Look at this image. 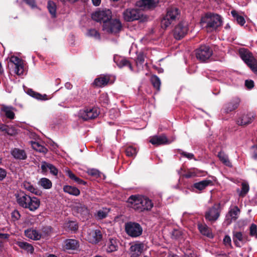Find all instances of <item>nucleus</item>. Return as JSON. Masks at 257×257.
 Listing matches in <instances>:
<instances>
[{
	"instance_id": "16",
	"label": "nucleus",
	"mask_w": 257,
	"mask_h": 257,
	"mask_svg": "<svg viewBox=\"0 0 257 257\" xmlns=\"http://www.w3.org/2000/svg\"><path fill=\"white\" fill-rule=\"evenodd\" d=\"M119 241L114 237H109L104 245L105 249L107 253L117 251L118 248Z\"/></svg>"
},
{
	"instance_id": "54",
	"label": "nucleus",
	"mask_w": 257,
	"mask_h": 257,
	"mask_svg": "<svg viewBox=\"0 0 257 257\" xmlns=\"http://www.w3.org/2000/svg\"><path fill=\"white\" fill-rule=\"evenodd\" d=\"M21 217V214L17 210H14L11 213L12 220L13 221L18 220Z\"/></svg>"
},
{
	"instance_id": "9",
	"label": "nucleus",
	"mask_w": 257,
	"mask_h": 257,
	"mask_svg": "<svg viewBox=\"0 0 257 257\" xmlns=\"http://www.w3.org/2000/svg\"><path fill=\"white\" fill-rule=\"evenodd\" d=\"M221 211V208L220 203H215L205 212V218L207 221L211 222H214L219 217Z\"/></svg>"
},
{
	"instance_id": "1",
	"label": "nucleus",
	"mask_w": 257,
	"mask_h": 257,
	"mask_svg": "<svg viewBox=\"0 0 257 257\" xmlns=\"http://www.w3.org/2000/svg\"><path fill=\"white\" fill-rule=\"evenodd\" d=\"M127 203L130 207L140 212L145 210L150 211L154 206L152 200L146 197H139L136 195H131L127 199Z\"/></svg>"
},
{
	"instance_id": "47",
	"label": "nucleus",
	"mask_w": 257,
	"mask_h": 257,
	"mask_svg": "<svg viewBox=\"0 0 257 257\" xmlns=\"http://www.w3.org/2000/svg\"><path fill=\"white\" fill-rule=\"evenodd\" d=\"M145 56L143 52H140L136 59V62L137 66L142 65L145 62Z\"/></svg>"
},
{
	"instance_id": "51",
	"label": "nucleus",
	"mask_w": 257,
	"mask_h": 257,
	"mask_svg": "<svg viewBox=\"0 0 257 257\" xmlns=\"http://www.w3.org/2000/svg\"><path fill=\"white\" fill-rule=\"evenodd\" d=\"M251 71L255 74H257V60L255 59L252 62L247 64Z\"/></svg>"
},
{
	"instance_id": "32",
	"label": "nucleus",
	"mask_w": 257,
	"mask_h": 257,
	"mask_svg": "<svg viewBox=\"0 0 257 257\" xmlns=\"http://www.w3.org/2000/svg\"><path fill=\"white\" fill-rule=\"evenodd\" d=\"M1 110L5 113L6 116L10 119L15 118V114L13 111L14 108L13 107L3 105Z\"/></svg>"
},
{
	"instance_id": "56",
	"label": "nucleus",
	"mask_w": 257,
	"mask_h": 257,
	"mask_svg": "<svg viewBox=\"0 0 257 257\" xmlns=\"http://www.w3.org/2000/svg\"><path fill=\"white\" fill-rule=\"evenodd\" d=\"M257 233V225L252 223L249 227V234L252 236H255Z\"/></svg>"
},
{
	"instance_id": "59",
	"label": "nucleus",
	"mask_w": 257,
	"mask_h": 257,
	"mask_svg": "<svg viewBox=\"0 0 257 257\" xmlns=\"http://www.w3.org/2000/svg\"><path fill=\"white\" fill-rule=\"evenodd\" d=\"M250 152L252 157L254 159H257V145L251 147Z\"/></svg>"
},
{
	"instance_id": "40",
	"label": "nucleus",
	"mask_w": 257,
	"mask_h": 257,
	"mask_svg": "<svg viewBox=\"0 0 257 257\" xmlns=\"http://www.w3.org/2000/svg\"><path fill=\"white\" fill-rule=\"evenodd\" d=\"M151 82L154 88L158 91H160L161 82L159 77L156 75H152L151 77Z\"/></svg>"
},
{
	"instance_id": "39",
	"label": "nucleus",
	"mask_w": 257,
	"mask_h": 257,
	"mask_svg": "<svg viewBox=\"0 0 257 257\" xmlns=\"http://www.w3.org/2000/svg\"><path fill=\"white\" fill-rule=\"evenodd\" d=\"M249 189V187L247 183H242L241 190L238 188L236 190V192L238 193L239 197H244L248 193Z\"/></svg>"
},
{
	"instance_id": "6",
	"label": "nucleus",
	"mask_w": 257,
	"mask_h": 257,
	"mask_svg": "<svg viewBox=\"0 0 257 257\" xmlns=\"http://www.w3.org/2000/svg\"><path fill=\"white\" fill-rule=\"evenodd\" d=\"M124 230L126 233L132 237H137L143 233V228L138 222L129 221L125 223Z\"/></svg>"
},
{
	"instance_id": "44",
	"label": "nucleus",
	"mask_w": 257,
	"mask_h": 257,
	"mask_svg": "<svg viewBox=\"0 0 257 257\" xmlns=\"http://www.w3.org/2000/svg\"><path fill=\"white\" fill-rule=\"evenodd\" d=\"M231 14L237 23L240 26H243L245 24V21L243 17L239 15L235 10L232 11Z\"/></svg>"
},
{
	"instance_id": "23",
	"label": "nucleus",
	"mask_w": 257,
	"mask_h": 257,
	"mask_svg": "<svg viewBox=\"0 0 257 257\" xmlns=\"http://www.w3.org/2000/svg\"><path fill=\"white\" fill-rule=\"evenodd\" d=\"M41 168L43 173L47 172V169H49L50 173L54 176H57L58 170L53 165L47 163L46 162H42Z\"/></svg>"
},
{
	"instance_id": "37",
	"label": "nucleus",
	"mask_w": 257,
	"mask_h": 257,
	"mask_svg": "<svg viewBox=\"0 0 257 257\" xmlns=\"http://www.w3.org/2000/svg\"><path fill=\"white\" fill-rule=\"evenodd\" d=\"M53 230V228L50 226H42L40 229L41 232H39L41 238H44L50 235Z\"/></svg>"
},
{
	"instance_id": "38",
	"label": "nucleus",
	"mask_w": 257,
	"mask_h": 257,
	"mask_svg": "<svg viewBox=\"0 0 257 257\" xmlns=\"http://www.w3.org/2000/svg\"><path fill=\"white\" fill-rule=\"evenodd\" d=\"M47 9L51 15L52 18L56 17V5L52 1H49L47 3Z\"/></svg>"
},
{
	"instance_id": "8",
	"label": "nucleus",
	"mask_w": 257,
	"mask_h": 257,
	"mask_svg": "<svg viewBox=\"0 0 257 257\" xmlns=\"http://www.w3.org/2000/svg\"><path fill=\"white\" fill-rule=\"evenodd\" d=\"M124 20L126 22H133L136 20L143 21V12L139 9H127L123 13Z\"/></svg>"
},
{
	"instance_id": "53",
	"label": "nucleus",
	"mask_w": 257,
	"mask_h": 257,
	"mask_svg": "<svg viewBox=\"0 0 257 257\" xmlns=\"http://www.w3.org/2000/svg\"><path fill=\"white\" fill-rule=\"evenodd\" d=\"M15 73L18 75H21L23 74L24 68V63L18 64L15 66Z\"/></svg>"
},
{
	"instance_id": "18",
	"label": "nucleus",
	"mask_w": 257,
	"mask_h": 257,
	"mask_svg": "<svg viewBox=\"0 0 257 257\" xmlns=\"http://www.w3.org/2000/svg\"><path fill=\"white\" fill-rule=\"evenodd\" d=\"M238 53L241 59L246 65L250 62H252L255 59L252 54L246 48H242L239 49Z\"/></svg>"
},
{
	"instance_id": "21",
	"label": "nucleus",
	"mask_w": 257,
	"mask_h": 257,
	"mask_svg": "<svg viewBox=\"0 0 257 257\" xmlns=\"http://www.w3.org/2000/svg\"><path fill=\"white\" fill-rule=\"evenodd\" d=\"M144 244L143 243H137L132 245L130 247L131 257H139L143 252Z\"/></svg>"
},
{
	"instance_id": "46",
	"label": "nucleus",
	"mask_w": 257,
	"mask_h": 257,
	"mask_svg": "<svg viewBox=\"0 0 257 257\" xmlns=\"http://www.w3.org/2000/svg\"><path fill=\"white\" fill-rule=\"evenodd\" d=\"M32 146L33 149L36 150L39 152L43 153L44 154H46L48 151L46 147L41 145L37 142L32 143Z\"/></svg>"
},
{
	"instance_id": "63",
	"label": "nucleus",
	"mask_w": 257,
	"mask_h": 257,
	"mask_svg": "<svg viewBox=\"0 0 257 257\" xmlns=\"http://www.w3.org/2000/svg\"><path fill=\"white\" fill-rule=\"evenodd\" d=\"M245 86L248 89H251L254 87V82L252 80H246L245 81Z\"/></svg>"
},
{
	"instance_id": "11",
	"label": "nucleus",
	"mask_w": 257,
	"mask_h": 257,
	"mask_svg": "<svg viewBox=\"0 0 257 257\" xmlns=\"http://www.w3.org/2000/svg\"><path fill=\"white\" fill-rule=\"evenodd\" d=\"M189 31L188 23L185 21L180 22L174 28L173 36L176 40H181L187 34Z\"/></svg>"
},
{
	"instance_id": "33",
	"label": "nucleus",
	"mask_w": 257,
	"mask_h": 257,
	"mask_svg": "<svg viewBox=\"0 0 257 257\" xmlns=\"http://www.w3.org/2000/svg\"><path fill=\"white\" fill-rule=\"evenodd\" d=\"M198 228L200 233L209 238L213 237L209 227L206 224H198Z\"/></svg>"
},
{
	"instance_id": "50",
	"label": "nucleus",
	"mask_w": 257,
	"mask_h": 257,
	"mask_svg": "<svg viewBox=\"0 0 257 257\" xmlns=\"http://www.w3.org/2000/svg\"><path fill=\"white\" fill-rule=\"evenodd\" d=\"M89 175L98 178L100 177V172L96 169H89L87 170Z\"/></svg>"
},
{
	"instance_id": "14",
	"label": "nucleus",
	"mask_w": 257,
	"mask_h": 257,
	"mask_svg": "<svg viewBox=\"0 0 257 257\" xmlns=\"http://www.w3.org/2000/svg\"><path fill=\"white\" fill-rule=\"evenodd\" d=\"M86 237L89 243L97 244L102 240L103 234L100 229H92L87 233Z\"/></svg>"
},
{
	"instance_id": "61",
	"label": "nucleus",
	"mask_w": 257,
	"mask_h": 257,
	"mask_svg": "<svg viewBox=\"0 0 257 257\" xmlns=\"http://www.w3.org/2000/svg\"><path fill=\"white\" fill-rule=\"evenodd\" d=\"M223 243L226 246H231V240L230 237L226 235L223 238Z\"/></svg>"
},
{
	"instance_id": "2",
	"label": "nucleus",
	"mask_w": 257,
	"mask_h": 257,
	"mask_svg": "<svg viewBox=\"0 0 257 257\" xmlns=\"http://www.w3.org/2000/svg\"><path fill=\"white\" fill-rule=\"evenodd\" d=\"M17 202L20 206L28 208L30 211H34L40 206V200L35 197H31L24 192H20L16 194Z\"/></svg>"
},
{
	"instance_id": "60",
	"label": "nucleus",
	"mask_w": 257,
	"mask_h": 257,
	"mask_svg": "<svg viewBox=\"0 0 257 257\" xmlns=\"http://www.w3.org/2000/svg\"><path fill=\"white\" fill-rule=\"evenodd\" d=\"M172 237L174 239H177L182 235L181 231L178 229H173L171 233Z\"/></svg>"
},
{
	"instance_id": "57",
	"label": "nucleus",
	"mask_w": 257,
	"mask_h": 257,
	"mask_svg": "<svg viewBox=\"0 0 257 257\" xmlns=\"http://www.w3.org/2000/svg\"><path fill=\"white\" fill-rule=\"evenodd\" d=\"M28 94L30 95L31 96L39 100V98H40V96H41V94L38 92H37L36 91H34L32 89H29L28 90L27 92Z\"/></svg>"
},
{
	"instance_id": "27",
	"label": "nucleus",
	"mask_w": 257,
	"mask_h": 257,
	"mask_svg": "<svg viewBox=\"0 0 257 257\" xmlns=\"http://www.w3.org/2000/svg\"><path fill=\"white\" fill-rule=\"evenodd\" d=\"M213 185V182L210 180H204L193 184V187L201 191L207 186Z\"/></svg>"
},
{
	"instance_id": "26",
	"label": "nucleus",
	"mask_w": 257,
	"mask_h": 257,
	"mask_svg": "<svg viewBox=\"0 0 257 257\" xmlns=\"http://www.w3.org/2000/svg\"><path fill=\"white\" fill-rule=\"evenodd\" d=\"M109 80L110 78L108 76L101 75L94 79L93 84L95 86L101 87L107 85Z\"/></svg>"
},
{
	"instance_id": "35",
	"label": "nucleus",
	"mask_w": 257,
	"mask_h": 257,
	"mask_svg": "<svg viewBox=\"0 0 257 257\" xmlns=\"http://www.w3.org/2000/svg\"><path fill=\"white\" fill-rule=\"evenodd\" d=\"M217 157H218L219 160L225 166L232 167V165L231 163L230 162L228 157L227 155H226L224 153L220 152L218 153L217 155Z\"/></svg>"
},
{
	"instance_id": "42",
	"label": "nucleus",
	"mask_w": 257,
	"mask_h": 257,
	"mask_svg": "<svg viewBox=\"0 0 257 257\" xmlns=\"http://www.w3.org/2000/svg\"><path fill=\"white\" fill-rule=\"evenodd\" d=\"M39 185L41 186L44 189H50L52 186L51 181L48 178H41L38 183Z\"/></svg>"
},
{
	"instance_id": "7",
	"label": "nucleus",
	"mask_w": 257,
	"mask_h": 257,
	"mask_svg": "<svg viewBox=\"0 0 257 257\" xmlns=\"http://www.w3.org/2000/svg\"><path fill=\"white\" fill-rule=\"evenodd\" d=\"M122 29V24L119 20L111 19L102 26V30L108 34H116Z\"/></svg>"
},
{
	"instance_id": "55",
	"label": "nucleus",
	"mask_w": 257,
	"mask_h": 257,
	"mask_svg": "<svg viewBox=\"0 0 257 257\" xmlns=\"http://www.w3.org/2000/svg\"><path fill=\"white\" fill-rule=\"evenodd\" d=\"M198 176V175L197 174V172H196L195 169L193 170H189V171L186 172V173L183 175V177L186 178H190Z\"/></svg>"
},
{
	"instance_id": "19",
	"label": "nucleus",
	"mask_w": 257,
	"mask_h": 257,
	"mask_svg": "<svg viewBox=\"0 0 257 257\" xmlns=\"http://www.w3.org/2000/svg\"><path fill=\"white\" fill-rule=\"evenodd\" d=\"M150 142L152 145L156 146L169 144L170 143L166 136L165 135L153 136L150 139Z\"/></svg>"
},
{
	"instance_id": "48",
	"label": "nucleus",
	"mask_w": 257,
	"mask_h": 257,
	"mask_svg": "<svg viewBox=\"0 0 257 257\" xmlns=\"http://www.w3.org/2000/svg\"><path fill=\"white\" fill-rule=\"evenodd\" d=\"M87 35L90 37H94L97 40L100 39V35L99 33L94 29H89L88 31Z\"/></svg>"
},
{
	"instance_id": "41",
	"label": "nucleus",
	"mask_w": 257,
	"mask_h": 257,
	"mask_svg": "<svg viewBox=\"0 0 257 257\" xmlns=\"http://www.w3.org/2000/svg\"><path fill=\"white\" fill-rule=\"evenodd\" d=\"M65 227L69 230L76 231L78 230V225L76 221L68 220L65 223Z\"/></svg>"
},
{
	"instance_id": "62",
	"label": "nucleus",
	"mask_w": 257,
	"mask_h": 257,
	"mask_svg": "<svg viewBox=\"0 0 257 257\" xmlns=\"http://www.w3.org/2000/svg\"><path fill=\"white\" fill-rule=\"evenodd\" d=\"M99 102H102L104 104L108 103V99L106 94H102L100 95L99 98Z\"/></svg>"
},
{
	"instance_id": "34",
	"label": "nucleus",
	"mask_w": 257,
	"mask_h": 257,
	"mask_svg": "<svg viewBox=\"0 0 257 257\" xmlns=\"http://www.w3.org/2000/svg\"><path fill=\"white\" fill-rule=\"evenodd\" d=\"M110 211L109 209L103 208L102 209L98 210L94 214V216L97 220H101L106 218Z\"/></svg>"
},
{
	"instance_id": "22",
	"label": "nucleus",
	"mask_w": 257,
	"mask_h": 257,
	"mask_svg": "<svg viewBox=\"0 0 257 257\" xmlns=\"http://www.w3.org/2000/svg\"><path fill=\"white\" fill-rule=\"evenodd\" d=\"M113 60L114 62L119 68L127 66L131 71H133V68L131 63L126 58L119 56H114Z\"/></svg>"
},
{
	"instance_id": "15",
	"label": "nucleus",
	"mask_w": 257,
	"mask_h": 257,
	"mask_svg": "<svg viewBox=\"0 0 257 257\" xmlns=\"http://www.w3.org/2000/svg\"><path fill=\"white\" fill-rule=\"evenodd\" d=\"M232 239L234 244L237 247H241L240 243L244 244L250 240L247 235L238 231H233Z\"/></svg>"
},
{
	"instance_id": "12",
	"label": "nucleus",
	"mask_w": 257,
	"mask_h": 257,
	"mask_svg": "<svg viewBox=\"0 0 257 257\" xmlns=\"http://www.w3.org/2000/svg\"><path fill=\"white\" fill-rule=\"evenodd\" d=\"M98 115L99 112L96 107H86L79 112V116L84 120L94 119Z\"/></svg>"
},
{
	"instance_id": "24",
	"label": "nucleus",
	"mask_w": 257,
	"mask_h": 257,
	"mask_svg": "<svg viewBox=\"0 0 257 257\" xmlns=\"http://www.w3.org/2000/svg\"><path fill=\"white\" fill-rule=\"evenodd\" d=\"M13 157L20 160H24L27 158V155L25 150L19 148H14L11 151Z\"/></svg>"
},
{
	"instance_id": "28",
	"label": "nucleus",
	"mask_w": 257,
	"mask_h": 257,
	"mask_svg": "<svg viewBox=\"0 0 257 257\" xmlns=\"http://www.w3.org/2000/svg\"><path fill=\"white\" fill-rule=\"evenodd\" d=\"M25 235L32 239L38 240L41 238L39 232L36 229H28L25 231Z\"/></svg>"
},
{
	"instance_id": "52",
	"label": "nucleus",
	"mask_w": 257,
	"mask_h": 257,
	"mask_svg": "<svg viewBox=\"0 0 257 257\" xmlns=\"http://www.w3.org/2000/svg\"><path fill=\"white\" fill-rule=\"evenodd\" d=\"M10 61L14 64L15 66L23 63V60L17 56H13L11 57Z\"/></svg>"
},
{
	"instance_id": "30",
	"label": "nucleus",
	"mask_w": 257,
	"mask_h": 257,
	"mask_svg": "<svg viewBox=\"0 0 257 257\" xmlns=\"http://www.w3.org/2000/svg\"><path fill=\"white\" fill-rule=\"evenodd\" d=\"M63 190L64 192L75 196H78L80 194V191L77 188L70 185H64Z\"/></svg>"
},
{
	"instance_id": "13",
	"label": "nucleus",
	"mask_w": 257,
	"mask_h": 257,
	"mask_svg": "<svg viewBox=\"0 0 257 257\" xmlns=\"http://www.w3.org/2000/svg\"><path fill=\"white\" fill-rule=\"evenodd\" d=\"M240 101V99L239 97H233L230 101L223 105L221 110L222 112L227 114L235 110L238 107Z\"/></svg>"
},
{
	"instance_id": "5",
	"label": "nucleus",
	"mask_w": 257,
	"mask_h": 257,
	"mask_svg": "<svg viewBox=\"0 0 257 257\" xmlns=\"http://www.w3.org/2000/svg\"><path fill=\"white\" fill-rule=\"evenodd\" d=\"M91 18L97 22L105 24L112 18V12L107 9H99L92 14Z\"/></svg>"
},
{
	"instance_id": "58",
	"label": "nucleus",
	"mask_w": 257,
	"mask_h": 257,
	"mask_svg": "<svg viewBox=\"0 0 257 257\" xmlns=\"http://www.w3.org/2000/svg\"><path fill=\"white\" fill-rule=\"evenodd\" d=\"M179 152L182 156L186 157L190 160L194 159V155L192 153L185 152L181 150H179Z\"/></svg>"
},
{
	"instance_id": "17",
	"label": "nucleus",
	"mask_w": 257,
	"mask_h": 257,
	"mask_svg": "<svg viewBox=\"0 0 257 257\" xmlns=\"http://www.w3.org/2000/svg\"><path fill=\"white\" fill-rule=\"evenodd\" d=\"M255 116V115L253 112L243 114L237 118L236 123L241 126L248 125L254 120Z\"/></svg>"
},
{
	"instance_id": "10",
	"label": "nucleus",
	"mask_w": 257,
	"mask_h": 257,
	"mask_svg": "<svg viewBox=\"0 0 257 257\" xmlns=\"http://www.w3.org/2000/svg\"><path fill=\"white\" fill-rule=\"evenodd\" d=\"M213 54V51L209 46L201 45L195 50V55L197 60L201 62L208 60Z\"/></svg>"
},
{
	"instance_id": "25",
	"label": "nucleus",
	"mask_w": 257,
	"mask_h": 257,
	"mask_svg": "<svg viewBox=\"0 0 257 257\" xmlns=\"http://www.w3.org/2000/svg\"><path fill=\"white\" fill-rule=\"evenodd\" d=\"M240 212V210L237 206H235L233 208L231 209L226 215L227 218L226 220L228 221V223H230L232 220H236Z\"/></svg>"
},
{
	"instance_id": "29",
	"label": "nucleus",
	"mask_w": 257,
	"mask_h": 257,
	"mask_svg": "<svg viewBox=\"0 0 257 257\" xmlns=\"http://www.w3.org/2000/svg\"><path fill=\"white\" fill-rule=\"evenodd\" d=\"M23 187L25 189L36 195L41 196L42 194V191L38 189L37 188H35L31 183L29 182L25 181L23 183Z\"/></svg>"
},
{
	"instance_id": "43",
	"label": "nucleus",
	"mask_w": 257,
	"mask_h": 257,
	"mask_svg": "<svg viewBox=\"0 0 257 257\" xmlns=\"http://www.w3.org/2000/svg\"><path fill=\"white\" fill-rule=\"evenodd\" d=\"M125 153L127 157L134 158L137 155L138 151L136 148L130 146L125 149Z\"/></svg>"
},
{
	"instance_id": "36",
	"label": "nucleus",
	"mask_w": 257,
	"mask_h": 257,
	"mask_svg": "<svg viewBox=\"0 0 257 257\" xmlns=\"http://www.w3.org/2000/svg\"><path fill=\"white\" fill-rule=\"evenodd\" d=\"M20 248L26 250L27 252H30L33 253L34 248L31 244H30L25 241H18L16 243Z\"/></svg>"
},
{
	"instance_id": "3",
	"label": "nucleus",
	"mask_w": 257,
	"mask_h": 257,
	"mask_svg": "<svg viewBox=\"0 0 257 257\" xmlns=\"http://www.w3.org/2000/svg\"><path fill=\"white\" fill-rule=\"evenodd\" d=\"M202 24H206L205 28L208 32L216 30L222 23L221 17L217 14H207L205 17L201 20Z\"/></svg>"
},
{
	"instance_id": "45",
	"label": "nucleus",
	"mask_w": 257,
	"mask_h": 257,
	"mask_svg": "<svg viewBox=\"0 0 257 257\" xmlns=\"http://www.w3.org/2000/svg\"><path fill=\"white\" fill-rule=\"evenodd\" d=\"M142 4L145 8L149 9H153L155 8L158 4V2L154 0H142Z\"/></svg>"
},
{
	"instance_id": "31",
	"label": "nucleus",
	"mask_w": 257,
	"mask_h": 257,
	"mask_svg": "<svg viewBox=\"0 0 257 257\" xmlns=\"http://www.w3.org/2000/svg\"><path fill=\"white\" fill-rule=\"evenodd\" d=\"M66 175L68 177L75 183L79 185H85L87 184V182L81 178L76 176L71 170H68L66 171Z\"/></svg>"
},
{
	"instance_id": "64",
	"label": "nucleus",
	"mask_w": 257,
	"mask_h": 257,
	"mask_svg": "<svg viewBox=\"0 0 257 257\" xmlns=\"http://www.w3.org/2000/svg\"><path fill=\"white\" fill-rule=\"evenodd\" d=\"M26 4L30 6L32 8H35L36 7V3L35 0H23Z\"/></svg>"
},
{
	"instance_id": "49",
	"label": "nucleus",
	"mask_w": 257,
	"mask_h": 257,
	"mask_svg": "<svg viewBox=\"0 0 257 257\" xmlns=\"http://www.w3.org/2000/svg\"><path fill=\"white\" fill-rule=\"evenodd\" d=\"M6 133L9 136H14L18 134V130L14 126L9 125Z\"/></svg>"
},
{
	"instance_id": "20",
	"label": "nucleus",
	"mask_w": 257,
	"mask_h": 257,
	"mask_svg": "<svg viewBox=\"0 0 257 257\" xmlns=\"http://www.w3.org/2000/svg\"><path fill=\"white\" fill-rule=\"evenodd\" d=\"M63 247L66 250H77L79 247V242L74 239H66L64 241Z\"/></svg>"
},
{
	"instance_id": "4",
	"label": "nucleus",
	"mask_w": 257,
	"mask_h": 257,
	"mask_svg": "<svg viewBox=\"0 0 257 257\" xmlns=\"http://www.w3.org/2000/svg\"><path fill=\"white\" fill-rule=\"evenodd\" d=\"M179 11L178 8L171 7L167 9L166 14L161 21V27L166 29L171 25L173 24L179 19Z\"/></svg>"
}]
</instances>
